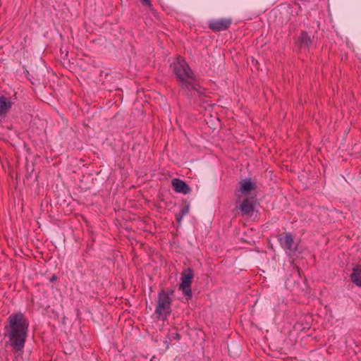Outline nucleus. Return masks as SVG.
Listing matches in <instances>:
<instances>
[{"instance_id": "4468645a", "label": "nucleus", "mask_w": 361, "mask_h": 361, "mask_svg": "<svg viewBox=\"0 0 361 361\" xmlns=\"http://www.w3.org/2000/svg\"><path fill=\"white\" fill-rule=\"evenodd\" d=\"M141 1H142V5L145 6L151 7V6H152L150 0H141Z\"/></svg>"}, {"instance_id": "f03ea898", "label": "nucleus", "mask_w": 361, "mask_h": 361, "mask_svg": "<svg viewBox=\"0 0 361 361\" xmlns=\"http://www.w3.org/2000/svg\"><path fill=\"white\" fill-rule=\"evenodd\" d=\"M171 66L177 79L181 83V87L187 94H192V91L196 89L195 78L187 62L178 56Z\"/></svg>"}, {"instance_id": "39448f33", "label": "nucleus", "mask_w": 361, "mask_h": 361, "mask_svg": "<svg viewBox=\"0 0 361 361\" xmlns=\"http://www.w3.org/2000/svg\"><path fill=\"white\" fill-rule=\"evenodd\" d=\"M194 277L193 271L190 268L183 270L181 276V283L179 286V290L188 298L192 297L191 284Z\"/></svg>"}, {"instance_id": "9b49d317", "label": "nucleus", "mask_w": 361, "mask_h": 361, "mask_svg": "<svg viewBox=\"0 0 361 361\" xmlns=\"http://www.w3.org/2000/svg\"><path fill=\"white\" fill-rule=\"evenodd\" d=\"M352 281L359 287H361V265L356 266L351 274Z\"/></svg>"}, {"instance_id": "1a4fd4ad", "label": "nucleus", "mask_w": 361, "mask_h": 361, "mask_svg": "<svg viewBox=\"0 0 361 361\" xmlns=\"http://www.w3.org/2000/svg\"><path fill=\"white\" fill-rule=\"evenodd\" d=\"M240 209L243 215H250L254 211V199L245 197L243 200Z\"/></svg>"}, {"instance_id": "9d476101", "label": "nucleus", "mask_w": 361, "mask_h": 361, "mask_svg": "<svg viewBox=\"0 0 361 361\" xmlns=\"http://www.w3.org/2000/svg\"><path fill=\"white\" fill-rule=\"evenodd\" d=\"M12 102L10 97H0V116L6 115L11 109Z\"/></svg>"}, {"instance_id": "423d86ee", "label": "nucleus", "mask_w": 361, "mask_h": 361, "mask_svg": "<svg viewBox=\"0 0 361 361\" xmlns=\"http://www.w3.org/2000/svg\"><path fill=\"white\" fill-rule=\"evenodd\" d=\"M230 18H220L212 20L209 22V27L214 32H220L227 30L231 25Z\"/></svg>"}, {"instance_id": "dca6fc26", "label": "nucleus", "mask_w": 361, "mask_h": 361, "mask_svg": "<svg viewBox=\"0 0 361 361\" xmlns=\"http://www.w3.org/2000/svg\"><path fill=\"white\" fill-rule=\"evenodd\" d=\"M176 336H177L178 338L179 339L180 338H179V334H176Z\"/></svg>"}, {"instance_id": "6e6552de", "label": "nucleus", "mask_w": 361, "mask_h": 361, "mask_svg": "<svg viewBox=\"0 0 361 361\" xmlns=\"http://www.w3.org/2000/svg\"><path fill=\"white\" fill-rule=\"evenodd\" d=\"M172 186L176 192L186 195L190 192V188L185 182L179 179L174 178L171 181Z\"/></svg>"}, {"instance_id": "ddd939ff", "label": "nucleus", "mask_w": 361, "mask_h": 361, "mask_svg": "<svg viewBox=\"0 0 361 361\" xmlns=\"http://www.w3.org/2000/svg\"><path fill=\"white\" fill-rule=\"evenodd\" d=\"M188 212V207H185L181 209L179 213L176 215V220L178 223H180L182 218Z\"/></svg>"}, {"instance_id": "f257e3e1", "label": "nucleus", "mask_w": 361, "mask_h": 361, "mask_svg": "<svg viewBox=\"0 0 361 361\" xmlns=\"http://www.w3.org/2000/svg\"><path fill=\"white\" fill-rule=\"evenodd\" d=\"M6 334L11 345L16 351H21L25 345L28 322L24 315L16 313L9 316Z\"/></svg>"}, {"instance_id": "7ed1b4c3", "label": "nucleus", "mask_w": 361, "mask_h": 361, "mask_svg": "<svg viewBox=\"0 0 361 361\" xmlns=\"http://www.w3.org/2000/svg\"><path fill=\"white\" fill-rule=\"evenodd\" d=\"M172 299L170 294L164 290L159 293L155 314L158 319L165 321L171 313Z\"/></svg>"}, {"instance_id": "f8f14e48", "label": "nucleus", "mask_w": 361, "mask_h": 361, "mask_svg": "<svg viewBox=\"0 0 361 361\" xmlns=\"http://www.w3.org/2000/svg\"><path fill=\"white\" fill-rule=\"evenodd\" d=\"M300 41L302 45L308 47L312 44V39L306 32H302L300 37Z\"/></svg>"}, {"instance_id": "20e7f679", "label": "nucleus", "mask_w": 361, "mask_h": 361, "mask_svg": "<svg viewBox=\"0 0 361 361\" xmlns=\"http://www.w3.org/2000/svg\"><path fill=\"white\" fill-rule=\"evenodd\" d=\"M278 241L288 255H293L296 252L298 242L294 240L293 236L290 233L283 232L279 235Z\"/></svg>"}, {"instance_id": "2eb2a0df", "label": "nucleus", "mask_w": 361, "mask_h": 361, "mask_svg": "<svg viewBox=\"0 0 361 361\" xmlns=\"http://www.w3.org/2000/svg\"><path fill=\"white\" fill-rule=\"evenodd\" d=\"M56 276H52V278H51V281H54V280H56Z\"/></svg>"}, {"instance_id": "0eeeda50", "label": "nucleus", "mask_w": 361, "mask_h": 361, "mask_svg": "<svg viewBox=\"0 0 361 361\" xmlns=\"http://www.w3.org/2000/svg\"><path fill=\"white\" fill-rule=\"evenodd\" d=\"M256 185L250 179H245L240 182L239 189L236 190L235 195L239 199L243 198V195H247L252 190H255Z\"/></svg>"}]
</instances>
